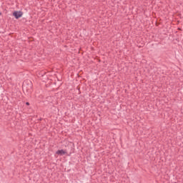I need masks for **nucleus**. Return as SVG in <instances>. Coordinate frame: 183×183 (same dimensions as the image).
Here are the masks:
<instances>
[{"label": "nucleus", "mask_w": 183, "mask_h": 183, "mask_svg": "<svg viewBox=\"0 0 183 183\" xmlns=\"http://www.w3.org/2000/svg\"><path fill=\"white\" fill-rule=\"evenodd\" d=\"M14 16L16 18V19H19V18H21L23 15L22 11H14L13 13Z\"/></svg>", "instance_id": "nucleus-1"}, {"label": "nucleus", "mask_w": 183, "mask_h": 183, "mask_svg": "<svg viewBox=\"0 0 183 183\" xmlns=\"http://www.w3.org/2000/svg\"><path fill=\"white\" fill-rule=\"evenodd\" d=\"M66 153V151H65L64 149L58 150L56 152V154H57V155H65Z\"/></svg>", "instance_id": "nucleus-2"}, {"label": "nucleus", "mask_w": 183, "mask_h": 183, "mask_svg": "<svg viewBox=\"0 0 183 183\" xmlns=\"http://www.w3.org/2000/svg\"><path fill=\"white\" fill-rule=\"evenodd\" d=\"M26 105H29V102H26Z\"/></svg>", "instance_id": "nucleus-3"}]
</instances>
